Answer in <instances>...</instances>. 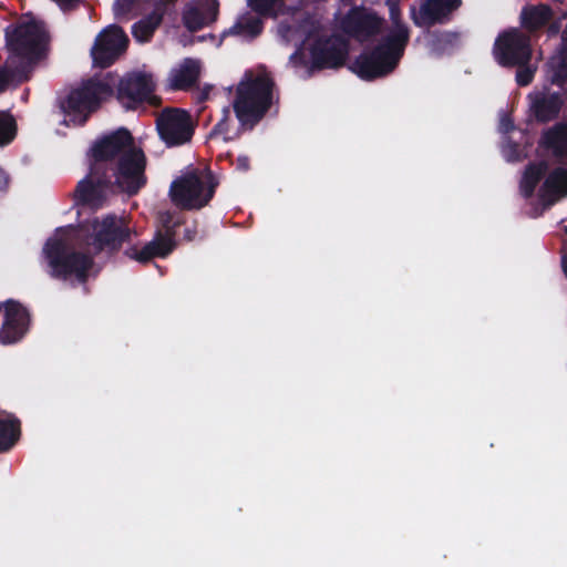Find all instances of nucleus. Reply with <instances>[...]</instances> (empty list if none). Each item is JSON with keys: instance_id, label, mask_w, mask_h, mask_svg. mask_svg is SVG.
I'll list each match as a JSON object with an SVG mask.
<instances>
[{"instance_id": "f257e3e1", "label": "nucleus", "mask_w": 567, "mask_h": 567, "mask_svg": "<svg viewBox=\"0 0 567 567\" xmlns=\"http://www.w3.org/2000/svg\"><path fill=\"white\" fill-rule=\"evenodd\" d=\"M131 239V228L123 218L114 214L80 223L76 228L45 241L43 255L48 262V272L58 280L73 278L79 284H86L94 258L87 252L76 250V246L91 249L94 255L103 251L114 255Z\"/></svg>"}, {"instance_id": "f03ea898", "label": "nucleus", "mask_w": 567, "mask_h": 567, "mask_svg": "<svg viewBox=\"0 0 567 567\" xmlns=\"http://www.w3.org/2000/svg\"><path fill=\"white\" fill-rule=\"evenodd\" d=\"M141 167L133 158H124L115 169L118 174L115 177L113 172L96 171L95 166L90 164L87 175L75 187V204L97 210L104 206L110 193L136 195L142 189Z\"/></svg>"}, {"instance_id": "7ed1b4c3", "label": "nucleus", "mask_w": 567, "mask_h": 567, "mask_svg": "<svg viewBox=\"0 0 567 567\" xmlns=\"http://www.w3.org/2000/svg\"><path fill=\"white\" fill-rule=\"evenodd\" d=\"M4 39L10 63H17L30 73L49 50V31L42 21L34 19L9 24L4 29Z\"/></svg>"}, {"instance_id": "20e7f679", "label": "nucleus", "mask_w": 567, "mask_h": 567, "mask_svg": "<svg viewBox=\"0 0 567 567\" xmlns=\"http://www.w3.org/2000/svg\"><path fill=\"white\" fill-rule=\"evenodd\" d=\"M275 82L270 75L245 73L237 84L233 109L241 130L251 131L272 105Z\"/></svg>"}, {"instance_id": "39448f33", "label": "nucleus", "mask_w": 567, "mask_h": 567, "mask_svg": "<svg viewBox=\"0 0 567 567\" xmlns=\"http://www.w3.org/2000/svg\"><path fill=\"white\" fill-rule=\"evenodd\" d=\"M91 165L96 171L104 169L113 172L117 177V167L124 158H133L135 163L142 166L141 188L146 185L145 175L146 156L142 148L136 147L134 137L125 127H120L111 133L104 134L97 138L90 148Z\"/></svg>"}, {"instance_id": "423d86ee", "label": "nucleus", "mask_w": 567, "mask_h": 567, "mask_svg": "<svg viewBox=\"0 0 567 567\" xmlns=\"http://www.w3.org/2000/svg\"><path fill=\"white\" fill-rule=\"evenodd\" d=\"M399 42L395 37H381L377 44L354 59L351 70L364 81L390 75L399 66L406 49Z\"/></svg>"}, {"instance_id": "0eeeda50", "label": "nucleus", "mask_w": 567, "mask_h": 567, "mask_svg": "<svg viewBox=\"0 0 567 567\" xmlns=\"http://www.w3.org/2000/svg\"><path fill=\"white\" fill-rule=\"evenodd\" d=\"M218 184L209 168H193L171 184L169 196L181 209L198 210L210 203Z\"/></svg>"}, {"instance_id": "6e6552de", "label": "nucleus", "mask_w": 567, "mask_h": 567, "mask_svg": "<svg viewBox=\"0 0 567 567\" xmlns=\"http://www.w3.org/2000/svg\"><path fill=\"white\" fill-rule=\"evenodd\" d=\"M114 94L113 86L100 80L90 79L80 87L73 89L69 94L60 99L59 106L65 115L62 124L70 126H83L90 115L95 112L103 100Z\"/></svg>"}, {"instance_id": "1a4fd4ad", "label": "nucleus", "mask_w": 567, "mask_h": 567, "mask_svg": "<svg viewBox=\"0 0 567 567\" xmlns=\"http://www.w3.org/2000/svg\"><path fill=\"white\" fill-rule=\"evenodd\" d=\"M155 87L152 74L130 72L118 81L116 99L126 110H136L144 103L158 106L161 99L154 94Z\"/></svg>"}, {"instance_id": "9d476101", "label": "nucleus", "mask_w": 567, "mask_h": 567, "mask_svg": "<svg viewBox=\"0 0 567 567\" xmlns=\"http://www.w3.org/2000/svg\"><path fill=\"white\" fill-rule=\"evenodd\" d=\"M530 37L517 28L501 32L493 47V54L501 66L528 65L532 59Z\"/></svg>"}, {"instance_id": "9b49d317", "label": "nucleus", "mask_w": 567, "mask_h": 567, "mask_svg": "<svg viewBox=\"0 0 567 567\" xmlns=\"http://www.w3.org/2000/svg\"><path fill=\"white\" fill-rule=\"evenodd\" d=\"M161 140L168 147L188 143L195 132V124L188 111L177 107L164 109L156 118Z\"/></svg>"}, {"instance_id": "f8f14e48", "label": "nucleus", "mask_w": 567, "mask_h": 567, "mask_svg": "<svg viewBox=\"0 0 567 567\" xmlns=\"http://www.w3.org/2000/svg\"><path fill=\"white\" fill-rule=\"evenodd\" d=\"M385 19L363 6L349 9L340 21L341 30L350 38L364 42L382 33Z\"/></svg>"}, {"instance_id": "ddd939ff", "label": "nucleus", "mask_w": 567, "mask_h": 567, "mask_svg": "<svg viewBox=\"0 0 567 567\" xmlns=\"http://www.w3.org/2000/svg\"><path fill=\"white\" fill-rule=\"evenodd\" d=\"M128 38L124 30L112 24L103 29L95 38L91 49L93 66L106 69L114 64L126 51Z\"/></svg>"}, {"instance_id": "4468645a", "label": "nucleus", "mask_w": 567, "mask_h": 567, "mask_svg": "<svg viewBox=\"0 0 567 567\" xmlns=\"http://www.w3.org/2000/svg\"><path fill=\"white\" fill-rule=\"evenodd\" d=\"M310 70L338 69L348 56V43L339 35L320 37L309 49Z\"/></svg>"}, {"instance_id": "2eb2a0df", "label": "nucleus", "mask_w": 567, "mask_h": 567, "mask_svg": "<svg viewBox=\"0 0 567 567\" xmlns=\"http://www.w3.org/2000/svg\"><path fill=\"white\" fill-rule=\"evenodd\" d=\"M4 315L0 329V342L11 344L21 340L29 329L30 315L18 301L7 300L3 303Z\"/></svg>"}, {"instance_id": "dca6fc26", "label": "nucleus", "mask_w": 567, "mask_h": 567, "mask_svg": "<svg viewBox=\"0 0 567 567\" xmlns=\"http://www.w3.org/2000/svg\"><path fill=\"white\" fill-rule=\"evenodd\" d=\"M461 4L462 0H425L417 12L412 8L411 18L416 27H433L449 21Z\"/></svg>"}, {"instance_id": "f3484780", "label": "nucleus", "mask_w": 567, "mask_h": 567, "mask_svg": "<svg viewBox=\"0 0 567 567\" xmlns=\"http://www.w3.org/2000/svg\"><path fill=\"white\" fill-rule=\"evenodd\" d=\"M218 13V0H194L185 6L182 20L188 31L196 32L215 22Z\"/></svg>"}, {"instance_id": "a211bd4d", "label": "nucleus", "mask_w": 567, "mask_h": 567, "mask_svg": "<svg viewBox=\"0 0 567 567\" xmlns=\"http://www.w3.org/2000/svg\"><path fill=\"white\" fill-rule=\"evenodd\" d=\"M565 104V96L559 92L537 93L530 104V111L538 123H548L556 120Z\"/></svg>"}, {"instance_id": "6ab92c4d", "label": "nucleus", "mask_w": 567, "mask_h": 567, "mask_svg": "<svg viewBox=\"0 0 567 567\" xmlns=\"http://www.w3.org/2000/svg\"><path fill=\"white\" fill-rule=\"evenodd\" d=\"M174 250L167 239H161V237H157L154 234L153 239L146 243L142 248L131 246L125 249L124 255L130 259L136 260L141 264H146L154 258H166Z\"/></svg>"}, {"instance_id": "aec40b11", "label": "nucleus", "mask_w": 567, "mask_h": 567, "mask_svg": "<svg viewBox=\"0 0 567 567\" xmlns=\"http://www.w3.org/2000/svg\"><path fill=\"white\" fill-rule=\"evenodd\" d=\"M539 146L558 159L567 158V122H558L543 131Z\"/></svg>"}, {"instance_id": "412c9836", "label": "nucleus", "mask_w": 567, "mask_h": 567, "mask_svg": "<svg viewBox=\"0 0 567 567\" xmlns=\"http://www.w3.org/2000/svg\"><path fill=\"white\" fill-rule=\"evenodd\" d=\"M200 65L197 60L185 59L171 75V87L175 91H187L193 87L199 78Z\"/></svg>"}, {"instance_id": "4be33fe9", "label": "nucleus", "mask_w": 567, "mask_h": 567, "mask_svg": "<svg viewBox=\"0 0 567 567\" xmlns=\"http://www.w3.org/2000/svg\"><path fill=\"white\" fill-rule=\"evenodd\" d=\"M20 436L21 421L12 413L0 411V453L9 452Z\"/></svg>"}, {"instance_id": "5701e85b", "label": "nucleus", "mask_w": 567, "mask_h": 567, "mask_svg": "<svg viewBox=\"0 0 567 567\" xmlns=\"http://www.w3.org/2000/svg\"><path fill=\"white\" fill-rule=\"evenodd\" d=\"M553 18V10L548 4L524 7L520 12V25L528 32H536L544 28Z\"/></svg>"}, {"instance_id": "b1692460", "label": "nucleus", "mask_w": 567, "mask_h": 567, "mask_svg": "<svg viewBox=\"0 0 567 567\" xmlns=\"http://www.w3.org/2000/svg\"><path fill=\"white\" fill-rule=\"evenodd\" d=\"M559 194L567 195V169L555 168L544 181L539 188V197L551 205Z\"/></svg>"}, {"instance_id": "393cba45", "label": "nucleus", "mask_w": 567, "mask_h": 567, "mask_svg": "<svg viewBox=\"0 0 567 567\" xmlns=\"http://www.w3.org/2000/svg\"><path fill=\"white\" fill-rule=\"evenodd\" d=\"M460 43V33L453 31H429L426 47L437 56L451 53Z\"/></svg>"}, {"instance_id": "a878e982", "label": "nucleus", "mask_w": 567, "mask_h": 567, "mask_svg": "<svg viewBox=\"0 0 567 567\" xmlns=\"http://www.w3.org/2000/svg\"><path fill=\"white\" fill-rule=\"evenodd\" d=\"M164 17V10L161 7H155L154 10L135 22L132 27V34L136 41L148 42L155 30L161 25Z\"/></svg>"}, {"instance_id": "bb28decb", "label": "nucleus", "mask_w": 567, "mask_h": 567, "mask_svg": "<svg viewBox=\"0 0 567 567\" xmlns=\"http://www.w3.org/2000/svg\"><path fill=\"white\" fill-rule=\"evenodd\" d=\"M548 169L546 162L540 161L537 163H529L524 171L523 177L519 183V189L525 198H530L537 185L545 176Z\"/></svg>"}, {"instance_id": "cd10ccee", "label": "nucleus", "mask_w": 567, "mask_h": 567, "mask_svg": "<svg viewBox=\"0 0 567 567\" xmlns=\"http://www.w3.org/2000/svg\"><path fill=\"white\" fill-rule=\"evenodd\" d=\"M391 27L382 37H395L404 47L410 42V29L402 20L401 10L396 0H388Z\"/></svg>"}, {"instance_id": "c85d7f7f", "label": "nucleus", "mask_w": 567, "mask_h": 567, "mask_svg": "<svg viewBox=\"0 0 567 567\" xmlns=\"http://www.w3.org/2000/svg\"><path fill=\"white\" fill-rule=\"evenodd\" d=\"M264 30V23L259 17H244L234 25L223 32V37L246 35L249 38L258 37Z\"/></svg>"}, {"instance_id": "c756f323", "label": "nucleus", "mask_w": 567, "mask_h": 567, "mask_svg": "<svg viewBox=\"0 0 567 567\" xmlns=\"http://www.w3.org/2000/svg\"><path fill=\"white\" fill-rule=\"evenodd\" d=\"M31 76V73L18 65L17 63H10L7 60V65L0 68V93L7 91L11 85H19L27 82Z\"/></svg>"}, {"instance_id": "7c9ffc66", "label": "nucleus", "mask_w": 567, "mask_h": 567, "mask_svg": "<svg viewBox=\"0 0 567 567\" xmlns=\"http://www.w3.org/2000/svg\"><path fill=\"white\" fill-rule=\"evenodd\" d=\"M249 8L262 18L276 19L284 13L285 0H247Z\"/></svg>"}, {"instance_id": "2f4dec72", "label": "nucleus", "mask_w": 567, "mask_h": 567, "mask_svg": "<svg viewBox=\"0 0 567 567\" xmlns=\"http://www.w3.org/2000/svg\"><path fill=\"white\" fill-rule=\"evenodd\" d=\"M184 223L183 219H174L173 215L167 213L162 217V229L155 231L157 237L161 239L168 240L172 249L175 250L177 247V228Z\"/></svg>"}, {"instance_id": "473e14b6", "label": "nucleus", "mask_w": 567, "mask_h": 567, "mask_svg": "<svg viewBox=\"0 0 567 567\" xmlns=\"http://www.w3.org/2000/svg\"><path fill=\"white\" fill-rule=\"evenodd\" d=\"M17 135V123L9 112L0 111V146L10 144Z\"/></svg>"}, {"instance_id": "72a5a7b5", "label": "nucleus", "mask_w": 567, "mask_h": 567, "mask_svg": "<svg viewBox=\"0 0 567 567\" xmlns=\"http://www.w3.org/2000/svg\"><path fill=\"white\" fill-rule=\"evenodd\" d=\"M229 122H230V109L229 106H225L221 110V117L215 124L210 132V137L214 135H224L225 141H229L230 137H227L226 134L229 132Z\"/></svg>"}, {"instance_id": "f704fd0d", "label": "nucleus", "mask_w": 567, "mask_h": 567, "mask_svg": "<svg viewBox=\"0 0 567 567\" xmlns=\"http://www.w3.org/2000/svg\"><path fill=\"white\" fill-rule=\"evenodd\" d=\"M550 82L558 86H564L567 82V56L561 58L554 65Z\"/></svg>"}, {"instance_id": "c9c22d12", "label": "nucleus", "mask_w": 567, "mask_h": 567, "mask_svg": "<svg viewBox=\"0 0 567 567\" xmlns=\"http://www.w3.org/2000/svg\"><path fill=\"white\" fill-rule=\"evenodd\" d=\"M516 72V82L519 86H527L534 80L535 71L527 65L518 66Z\"/></svg>"}, {"instance_id": "e433bc0d", "label": "nucleus", "mask_w": 567, "mask_h": 567, "mask_svg": "<svg viewBox=\"0 0 567 567\" xmlns=\"http://www.w3.org/2000/svg\"><path fill=\"white\" fill-rule=\"evenodd\" d=\"M136 0H115L113 9L115 16L128 14L135 6Z\"/></svg>"}, {"instance_id": "4c0bfd02", "label": "nucleus", "mask_w": 567, "mask_h": 567, "mask_svg": "<svg viewBox=\"0 0 567 567\" xmlns=\"http://www.w3.org/2000/svg\"><path fill=\"white\" fill-rule=\"evenodd\" d=\"M505 157L509 162H515L519 159V147L516 143H508L507 148L505 151Z\"/></svg>"}, {"instance_id": "58836bf2", "label": "nucleus", "mask_w": 567, "mask_h": 567, "mask_svg": "<svg viewBox=\"0 0 567 567\" xmlns=\"http://www.w3.org/2000/svg\"><path fill=\"white\" fill-rule=\"evenodd\" d=\"M250 168V158L247 155H240L236 159V169L247 172Z\"/></svg>"}, {"instance_id": "ea45409f", "label": "nucleus", "mask_w": 567, "mask_h": 567, "mask_svg": "<svg viewBox=\"0 0 567 567\" xmlns=\"http://www.w3.org/2000/svg\"><path fill=\"white\" fill-rule=\"evenodd\" d=\"M514 128H515V126H514V122L512 121V118L508 117V116H504L502 118V121H501V130H502V132L509 133Z\"/></svg>"}, {"instance_id": "a19ab883", "label": "nucleus", "mask_w": 567, "mask_h": 567, "mask_svg": "<svg viewBox=\"0 0 567 567\" xmlns=\"http://www.w3.org/2000/svg\"><path fill=\"white\" fill-rule=\"evenodd\" d=\"M197 236V229L196 227H187L184 230V239L186 241H193Z\"/></svg>"}, {"instance_id": "79ce46f5", "label": "nucleus", "mask_w": 567, "mask_h": 567, "mask_svg": "<svg viewBox=\"0 0 567 567\" xmlns=\"http://www.w3.org/2000/svg\"><path fill=\"white\" fill-rule=\"evenodd\" d=\"M177 0H158L155 7H161L164 10V13L168 10L169 7L174 6Z\"/></svg>"}, {"instance_id": "37998d69", "label": "nucleus", "mask_w": 567, "mask_h": 567, "mask_svg": "<svg viewBox=\"0 0 567 567\" xmlns=\"http://www.w3.org/2000/svg\"><path fill=\"white\" fill-rule=\"evenodd\" d=\"M561 268H563L564 275L567 278V245H565L564 252L561 256Z\"/></svg>"}, {"instance_id": "c03bdc74", "label": "nucleus", "mask_w": 567, "mask_h": 567, "mask_svg": "<svg viewBox=\"0 0 567 567\" xmlns=\"http://www.w3.org/2000/svg\"><path fill=\"white\" fill-rule=\"evenodd\" d=\"M566 233H567V226H566Z\"/></svg>"}]
</instances>
